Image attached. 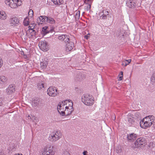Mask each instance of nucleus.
Masks as SVG:
<instances>
[{
  "mask_svg": "<svg viewBox=\"0 0 155 155\" xmlns=\"http://www.w3.org/2000/svg\"><path fill=\"white\" fill-rule=\"evenodd\" d=\"M62 155H70V154L67 151L64 150L62 153Z\"/></svg>",
  "mask_w": 155,
  "mask_h": 155,
  "instance_id": "obj_39",
  "label": "nucleus"
},
{
  "mask_svg": "<svg viewBox=\"0 0 155 155\" xmlns=\"http://www.w3.org/2000/svg\"><path fill=\"white\" fill-rule=\"evenodd\" d=\"M123 78V76H120L119 77V79H118V81H120L122 80V79Z\"/></svg>",
  "mask_w": 155,
  "mask_h": 155,
  "instance_id": "obj_44",
  "label": "nucleus"
},
{
  "mask_svg": "<svg viewBox=\"0 0 155 155\" xmlns=\"http://www.w3.org/2000/svg\"><path fill=\"white\" fill-rule=\"evenodd\" d=\"M10 24L12 26H16L19 24L18 18L16 17H12L9 19Z\"/></svg>",
  "mask_w": 155,
  "mask_h": 155,
  "instance_id": "obj_8",
  "label": "nucleus"
},
{
  "mask_svg": "<svg viewBox=\"0 0 155 155\" xmlns=\"http://www.w3.org/2000/svg\"><path fill=\"white\" fill-rule=\"evenodd\" d=\"M124 32L121 31L120 30H118L116 33V36L117 37H123L124 35Z\"/></svg>",
  "mask_w": 155,
  "mask_h": 155,
  "instance_id": "obj_31",
  "label": "nucleus"
},
{
  "mask_svg": "<svg viewBox=\"0 0 155 155\" xmlns=\"http://www.w3.org/2000/svg\"><path fill=\"white\" fill-rule=\"evenodd\" d=\"M43 154L44 155H54V153L51 146L48 145L44 149Z\"/></svg>",
  "mask_w": 155,
  "mask_h": 155,
  "instance_id": "obj_5",
  "label": "nucleus"
},
{
  "mask_svg": "<svg viewBox=\"0 0 155 155\" xmlns=\"http://www.w3.org/2000/svg\"><path fill=\"white\" fill-rule=\"evenodd\" d=\"M62 103H63L64 106L66 105L65 108H73V103L71 100H66L65 101H62Z\"/></svg>",
  "mask_w": 155,
  "mask_h": 155,
  "instance_id": "obj_9",
  "label": "nucleus"
},
{
  "mask_svg": "<svg viewBox=\"0 0 155 155\" xmlns=\"http://www.w3.org/2000/svg\"><path fill=\"white\" fill-rule=\"evenodd\" d=\"M126 4L130 8H133L136 6L135 0H127Z\"/></svg>",
  "mask_w": 155,
  "mask_h": 155,
  "instance_id": "obj_11",
  "label": "nucleus"
},
{
  "mask_svg": "<svg viewBox=\"0 0 155 155\" xmlns=\"http://www.w3.org/2000/svg\"><path fill=\"white\" fill-rule=\"evenodd\" d=\"M115 118H116V117H115V116H114V115L113 117H112V118L113 120H114L115 119Z\"/></svg>",
  "mask_w": 155,
  "mask_h": 155,
  "instance_id": "obj_48",
  "label": "nucleus"
},
{
  "mask_svg": "<svg viewBox=\"0 0 155 155\" xmlns=\"http://www.w3.org/2000/svg\"><path fill=\"white\" fill-rule=\"evenodd\" d=\"M80 17V11H77L75 12V17L76 19H78Z\"/></svg>",
  "mask_w": 155,
  "mask_h": 155,
  "instance_id": "obj_35",
  "label": "nucleus"
},
{
  "mask_svg": "<svg viewBox=\"0 0 155 155\" xmlns=\"http://www.w3.org/2000/svg\"><path fill=\"white\" fill-rule=\"evenodd\" d=\"M64 110L65 115H69L71 114L72 112L74 111V109L73 108H65Z\"/></svg>",
  "mask_w": 155,
  "mask_h": 155,
  "instance_id": "obj_19",
  "label": "nucleus"
},
{
  "mask_svg": "<svg viewBox=\"0 0 155 155\" xmlns=\"http://www.w3.org/2000/svg\"><path fill=\"white\" fill-rule=\"evenodd\" d=\"M41 101L40 99H38L35 100L32 102V104L35 107L40 106L41 105Z\"/></svg>",
  "mask_w": 155,
  "mask_h": 155,
  "instance_id": "obj_22",
  "label": "nucleus"
},
{
  "mask_svg": "<svg viewBox=\"0 0 155 155\" xmlns=\"http://www.w3.org/2000/svg\"><path fill=\"white\" fill-rule=\"evenodd\" d=\"M128 122L130 125H134L135 124V117L134 115L131 114H129L128 116Z\"/></svg>",
  "mask_w": 155,
  "mask_h": 155,
  "instance_id": "obj_12",
  "label": "nucleus"
},
{
  "mask_svg": "<svg viewBox=\"0 0 155 155\" xmlns=\"http://www.w3.org/2000/svg\"><path fill=\"white\" fill-rule=\"evenodd\" d=\"M28 119H30L32 120H34L35 119V117L34 116L31 115H28Z\"/></svg>",
  "mask_w": 155,
  "mask_h": 155,
  "instance_id": "obj_36",
  "label": "nucleus"
},
{
  "mask_svg": "<svg viewBox=\"0 0 155 155\" xmlns=\"http://www.w3.org/2000/svg\"><path fill=\"white\" fill-rule=\"evenodd\" d=\"M46 18V22L50 24H54L55 23V21L53 18L50 17H45Z\"/></svg>",
  "mask_w": 155,
  "mask_h": 155,
  "instance_id": "obj_25",
  "label": "nucleus"
},
{
  "mask_svg": "<svg viewBox=\"0 0 155 155\" xmlns=\"http://www.w3.org/2000/svg\"><path fill=\"white\" fill-rule=\"evenodd\" d=\"M29 18L28 17H26L24 20L23 23L25 26H27L29 24Z\"/></svg>",
  "mask_w": 155,
  "mask_h": 155,
  "instance_id": "obj_33",
  "label": "nucleus"
},
{
  "mask_svg": "<svg viewBox=\"0 0 155 155\" xmlns=\"http://www.w3.org/2000/svg\"><path fill=\"white\" fill-rule=\"evenodd\" d=\"M48 64V61L46 60H44L40 63L41 68L42 69H44L47 67Z\"/></svg>",
  "mask_w": 155,
  "mask_h": 155,
  "instance_id": "obj_20",
  "label": "nucleus"
},
{
  "mask_svg": "<svg viewBox=\"0 0 155 155\" xmlns=\"http://www.w3.org/2000/svg\"><path fill=\"white\" fill-rule=\"evenodd\" d=\"M137 137V135L134 133L128 134L127 136V139L129 141H132L135 140Z\"/></svg>",
  "mask_w": 155,
  "mask_h": 155,
  "instance_id": "obj_15",
  "label": "nucleus"
},
{
  "mask_svg": "<svg viewBox=\"0 0 155 155\" xmlns=\"http://www.w3.org/2000/svg\"><path fill=\"white\" fill-rule=\"evenodd\" d=\"M38 46L40 49L43 51H46L48 49V45L46 41H40Z\"/></svg>",
  "mask_w": 155,
  "mask_h": 155,
  "instance_id": "obj_6",
  "label": "nucleus"
},
{
  "mask_svg": "<svg viewBox=\"0 0 155 155\" xmlns=\"http://www.w3.org/2000/svg\"><path fill=\"white\" fill-rule=\"evenodd\" d=\"M151 84L155 87V73L153 74L151 78Z\"/></svg>",
  "mask_w": 155,
  "mask_h": 155,
  "instance_id": "obj_32",
  "label": "nucleus"
},
{
  "mask_svg": "<svg viewBox=\"0 0 155 155\" xmlns=\"http://www.w3.org/2000/svg\"><path fill=\"white\" fill-rule=\"evenodd\" d=\"M140 125L141 127L144 128L149 127L151 125L149 122L148 123L147 121L144 120V119L140 121Z\"/></svg>",
  "mask_w": 155,
  "mask_h": 155,
  "instance_id": "obj_10",
  "label": "nucleus"
},
{
  "mask_svg": "<svg viewBox=\"0 0 155 155\" xmlns=\"http://www.w3.org/2000/svg\"><path fill=\"white\" fill-rule=\"evenodd\" d=\"M89 36H88V35H86L85 36H84V37L86 39H87L88 37H89Z\"/></svg>",
  "mask_w": 155,
  "mask_h": 155,
  "instance_id": "obj_45",
  "label": "nucleus"
},
{
  "mask_svg": "<svg viewBox=\"0 0 155 155\" xmlns=\"http://www.w3.org/2000/svg\"><path fill=\"white\" fill-rule=\"evenodd\" d=\"M55 5H60L63 2V0H51Z\"/></svg>",
  "mask_w": 155,
  "mask_h": 155,
  "instance_id": "obj_28",
  "label": "nucleus"
},
{
  "mask_svg": "<svg viewBox=\"0 0 155 155\" xmlns=\"http://www.w3.org/2000/svg\"><path fill=\"white\" fill-rule=\"evenodd\" d=\"M93 0H87L86 1V2L90 3H92Z\"/></svg>",
  "mask_w": 155,
  "mask_h": 155,
  "instance_id": "obj_43",
  "label": "nucleus"
},
{
  "mask_svg": "<svg viewBox=\"0 0 155 155\" xmlns=\"http://www.w3.org/2000/svg\"><path fill=\"white\" fill-rule=\"evenodd\" d=\"M2 63L1 61H0V68L2 66Z\"/></svg>",
  "mask_w": 155,
  "mask_h": 155,
  "instance_id": "obj_49",
  "label": "nucleus"
},
{
  "mask_svg": "<svg viewBox=\"0 0 155 155\" xmlns=\"http://www.w3.org/2000/svg\"><path fill=\"white\" fill-rule=\"evenodd\" d=\"M66 45V50H68V51H71L74 47V44L73 42L71 41V40L70 39V41L68 42H67Z\"/></svg>",
  "mask_w": 155,
  "mask_h": 155,
  "instance_id": "obj_13",
  "label": "nucleus"
},
{
  "mask_svg": "<svg viewBox=\"0 0 155 155\" xmlns=\"http://www.w3.org/2000/svg\"><path fill=\"white\" fill-rule=\"evenodd\" d=\"M7 81L6 77L4 76H0V83L4 84Z\"/></svg>",
  "mask_w": 155,
  "mask_h": 155,
  "instance_id": "obj_26",
  "label": "nucleus"
},
{
  "mask_svg": "<svg viewBox=\"0 0 155 155\" xmlns=\"http://www.w3.org/2000/svg\"><path fill=\"white\" fill-rule=\"evenodd\" d=\"M28 33H30L31 35V36H30V37L31 36L33 37V36H35V35H36V32L35 30L33 29V28H30L26 32V34H28Z\"/></svg>",
  "mask_w": 155,
  "mask_h": 155,
  "instance_id": "obj_23",
  "label": "nucleus"
},
{
  "mask_svg": "<svg viewBox=\"0 0 155 155\" xmlns=\"http://www.w3.org/2000/svg\"><path fill=\"white\" fill-rule=\"evenodd\" d=\"M62 136V134L59 130L54 132L51 134L49 136L48 139L52 142H55L59 140Z\"/></svg>",
  "mask_w": 155,
  "mask_h": 155,
  "instance_id": "obj_2",
  "label": "nucleus"
},
{
  "mask_svg": "<svg viewBox=\"0 0 155 155\" xmlns=\"http://www.w3.org/2000/svg\"><path fill=\"white\" fill-rule=\"evenodd\" d=\"M33 10L31 9L28 12V15L31 17L33 16Z\"/></svg>",
  "mask_w": 155,
  "mask_h": 155,
  "instance_id": "obj_40",
  "label": "nucleus"
},
{
  "mask_svg": "<svg viewBox=\"0 0 155 155\" xmlns=\"http://www.w3.org/2000/svg\"><path fill=\"white\" fill-rule=\"evenodd\" d=\"M53 31V29H51L50 30L48 27L45 26L42 28L41 34L42 35H45L49 32H52Z\"/></svg>",
  "mask_w": 155,
  "mask_h": 155,
  "instance_id": "obj_18",
  "label": "nucleus"
},
{
  "mask_svg": "<svg viewBox=\"0 0 155 155\" xmlns=\"http://www.w3.org/2000/svg\"><path fill=\"white\" fill-rule=\"evenodd\" d=\"M120 73L121 75L122 76H123V72L122 71H121V72H120Z\"/></svg>",
  "mask_w": 155,
  "mask_h": 155,
  "instance_id": "obj_50",
  "label": "nucleus"
},
{
  "mask_svg": "<svg viewBox=\"0 0 155 155\" xmlns=\"http://www.w3.org/2000/svg\"><path fill=\"white\" fill-rule=\"evenodd\" d=\"M85 3L87 5L86 6L85 9L87 11H90L91 9V3H90L86 2H85Z\"/></svg>",
  "mask_w": 155,
  "mask_h": 155,
  "instance_id": "obj_34",
  "label": "nucleus"
},
{
  "mask_svg": "<svg viewBox=\"0 0 155 155\" xmlns=\"http://www.w3.org/2000/svg\"><path fill=\"white\" fill-rule=\"evenodd\" d=\"M153 128L155 130V122H154L153 124Z\"/></svg>",
  "mask_w": 155,
  "mask_h": 155,
  "instance_id": "obj_47",
  "label": "nucleus"
},
{
  "mask_svg": "<svg viewBox=\"0 0 155 155\" xmlns=\"http://www.w3.org/2000/svg\"><path fill=\"white\" fill-rule=\"evenodd\" d=\"M82 102L85 105L88 106H91L94 102L92 96L88 94L83 95L81 97Z\"/></svg>",
  "mask_w": 155,
  "mask_h": 155,
  "instance_id": "obj_1",
  "label": "nucleus"
},
{
  "mask_svg": "<svg viewBox=\"0 0 155 155\" xmlns=\"http://www.w3.org/2000/svg\"><path fill=\"white\" fill-rule=\"evenodd\" d=\"M131 59L126 60L123 61L122 62V65L126 66L131 62Z\"/></svg>",
  "mask_w": 155,
  "mask_h": 155,
  "instance_id": "obj_30",
  "label": "nucleus"
},
{
  "mask_svg": "<svg viewBox=\"0 0 155 155\" xmlns=\"http://www.w3.org/2000/svg\"><path fill=\"white\" fill-rule=\"evenodd\" d=\"M63 103L60 102L57 107L58 111L59 113L62 116L65 115L64 110L65 109V107Z\"/></svg>",
  "mask_w": 155,
  "mask_h": 155,
  "instance_id": "obj_7",
  "label": "nucleus"
},
{
  "mask_svg": "<svg viewBox=\"0 0 155 155\" xmlns=\"http://www.w3.org/2000/svg\"><path fill=\"white\" fill-rule=\"evenodd\" d=\"M140 116V113L138 112H137L135 113L134 115V117H135V119H136L137 118H138Z\"/></svg>",
  "mask_w": 155,
  "mask_h": 155,
  "instance_id": "obj_37",
  "label": "nucleus"
},
{
  "mask_svg": "<svg viewBox=\"0 0 155 155\" xmlns=\"http://www.w3.org/2000/svg\"><path fill=\"white\" fill-rule=\"evenodd\" d=\"M45 17H47L46 16H41L38 18H37V21H40L41 22H42V23H40L39 22V24H42L43 22H45L46 21V18H45Z\"/></svg>",
  "mask_w": 155,
  "mask_h": 155,
  "instance_id": "obj_27",
  "label": "nucleus"
},
{
  "mask_svg": "<svg viewBox=\"0 0 155 155\" xmlns=\"http://www.w3.org/2000/svg\"><path fill=\"white\" fill-rule=\"evenodd\" d=\"M8 1V0H5V1ZM8 1H9L8 0Z\"/></svg>",
  "mask_w": 155,
  "mask_h": 155,
  "instance_id": "obj_51",
  "label": "nucleus"
},
{
  "mask_svg": "<svg viewBox=\"0 0 155 155\" xmlns=\"http://www.w3.org/2000/svg\"><path fill=\"white\" fill-rule=\"evenodd\" d=\"M116 151L117 153H120L122 152L121 148L120 147H117L116 148Z\"/></svg>",
  "mask_w": 155,
  "mask_h": 155,
  "instance_id": "obj_38",
  "label": "nucleus"
},
{
  "mask_svg": "<svg viewBox=\"0 0 155 155\" xmlns=\"http://www.w3.org/2000/svg\"><path fill=\"white\" fill-rule=\"evenodd\" d=\"M20 155H23L22 154H20Z\"/></svg>",
  "mask_w": 155,
  "mask_h": 155,
  "instance_id": "obj_52",
  "label": "nucleus"
},
{
  "mask_svg": "<svg viewBox=\"0 0 155 155\" xmlns=\"http://www.w3.org/2000/svg\"><path fill=\"white\" fill-rule=\"evenodd\" d=\"M47 94L50 96L55 97L58 93L57 92V89L55 87L51 86L47 90Z\"/></svg>",
  "mask_w": 155,
  "mask_h": 155,
  "instance_id": "obj_4",
  "label": "nucleus"
},
{
  "mask_svg": "<svg viewBox=\"0 0 155 155\" xmlns=\"http://www.w3.org/2000/svg\"><path fill=\"white\" fill-rule=\"evenodd\" d=\"M6 18L7 15L5 12L3 11H0V19L5 20Z\"/></svg>",
  "mask_w": 155,
  "mask_h": 155,
  "instance_id": "obj_24",
  "label": "nucleus"
},
{
  "mask_svg": "<svg viewBox=\"0 0 155 155\" xmlns=\"http://www.w3.org/2000/svg\"><path fill=\"white\" fill-rule=\"evenodd\" d=\"M87 153V151H84V152H83V154L84 155V154H86V153Z\"/></svg>",
  "mask_w": 155,
  "mask_h": 155,
  "instance_id": "obj_46",
  "label": "nucleus"
},
{
  "mask_svg": "<svg viewBox=\"0 0 155 155\" xmlns=\"http://www.w3.org/2000/svg\"><path fill=\"white\" fill-rule=\"evenodd\" d=\"M146 143V140L144 138L140 137L138 138L134 143L135 148L142 147Z\"/></svg>",
  "mask_w": 155,
  "mask_h": 155,
  "instance_id": "obj_3",
  "label": "nucleus"
},
{
  "mask_svg": "<svg viewBox=\"0 0 155 155\" xmlns=\"http://www.w3.org/2000/svg\"><path fill=\"white\" fill-rule=\"evenodd\" d=\"M6 90L8 94H11L15 91V87L12 85H10L6 89Z\"/></svg>",
  "mask_w": 155,
  "mask_h": 155,
  "instance_id": "obj_16",
  "label": "nucleus"
},
{
  "mask_svg": "<svg viewBox=\"0 0 155 155\" xmlns=\"http://www.w3.org/2000/svg\"><path fill=\"white\" fill-rule=\"evenodd\" d=\"M102 19H106L107 18V15H105V14L103 13V14L102 15Z\"/></svg>",
  "mask_w": 155,
  "mask_h": 155,
  "instance_id": "obj_42",
  "label": "nucleus"
},
{
  "mask_svg": "<svg viewBox=\"0 0 155 155\" xmlns=\"http://www.w3.org/2000/svg\"><path fill=\"white\" fill-rule=\"evenodd\" d=\"M44 87V83L43 81H41V82L38 83L37 85V88L38 90H41L42 88Z\"/></svg>",
  "mask_w": 155,
  "mask_h": 155,
  "instance_id": "obj_29",
  "label": "nucleus"
},
{
  "mask_svg": "<svg viewBox=\"0 0 155 155\" xmlns=\"http://www.w3.org/2000/svg\"><path fill=\"white\" fill-rule=\"evenodd\" d=\"M84 78V76H82L81 73H79L75 76L74 80L76 81H79L82 80Z\"/></svg>",
  "mask_w": 155,
  "mask_h": 155,
  "instance_id": "obj_21",
  "label": "nucleus"
},
{
  "mask_svg": "<svg viewBox=\"0 0 155 155\" xmlns=\"http://www.w3.org/2000/svg\"><path fill=\"white\" fill-rule=\"evenodd\" d=\"M103 13L105 14V15H106L108 17H109V15L108 11L106 10H103Z\"/></svg>",
  "mask_w": 155,
  "mask_h": 155,
  "instance_id": "obj_41",
  "label": "nucleus"
},
{
  "mask_svg": "<svg viewBox=\"0 0 155 155\" xmlns=\"http://www.w3.org/2000/svg\"><path fill=\"white\" fill-rule=\"evenodd\" d=\"M144 120L147 121L151 125L154 122L155 119V117L153 116H149L144 118Z\"/></svg>",
  "mask_w": 155,
  "mask_h": 155,
  "instance_id": "obj_17",
  "label": "nucleus"
},
{
  "mask_svg": "<svg viewBox=\"0 0 155 155\" xmlns=\"http://www.w3.org/2000/svg\"><path fill=\"white\" fill-rule=\"evenodd\" d=\"M58 39L60 40L64 41L65 43L68 42L70 41L69 36L66 35H62L59 36Z\"/></svg>",
  "mask_w": 155,
  "mask_h": 155,
  "instance_id": "obj_14",
  "label": "nucleus"
}]
</instances>
